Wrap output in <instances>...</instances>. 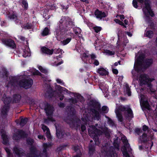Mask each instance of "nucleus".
<instances>
[{
    "label": "nucleus",
    "instance_id": "obj_36",
    "mask_svg": "<svg viewBox=\"0 0 157 157\" xmlns=\"http://www.w3.org/2000/svg\"><path fill=\"white\" fill-rule=\"evenodd\" d=\"M27 119L25 118V119H22L21 120L20 124L22 126H24L27 123Z\"/></svg>",
    "mask_w": 157,
    "mask_h": 157
},
{
    "label": "nucleus",
    "instance_id": "obj_6",
    "mask_svg": "<svg viewBox=\"0 0 157 157\" xmlns=\"http://www.w3.org/2000/svg\"><path fill=\"white\" fill-rule=\"evenodd\" d=\"M44 109L48 117L47 118L44 119V123L46 124H48L49 121H54V120L52 116L53 112V108L52 106L47 103L45 105Z\"/></svg>",
    "mask_w": 157,
    "mask_h": 157
},
{
    "label": "nucleus",
    "instance_id": "obj_17",
    "mask_svg": "<svg viewBox=\"0 0 157 157\" xmlns=\"http://www.w3.org/2000/svg\"><path fill=\"white\" fill-rule=\"evenodd\" d=\"M100 107L98 106L96 109H91V111L94 114L95 118L97 120H99L100 118V116L99 112L100 110Z\"/></svg>",
    "mask_w": 157,
    "mask_h": 157
},
{
    "label": "nucleus",
    "instance_id": "obj_58",
    "mask_svg": "<svg viewBox=\"0 0 157 157\" xmlns=\"http://www.w3.org/2000/svg\"><path fill=\"white\" fill-rule=\"evenodd\" d=\"M81 153L80 152L78 153L77 155H76V156H74V157H81Z\"/></svg>",
    "mask_w": 157,
    "mask_h": 157
},
{
    "label": "nucleus",
    "instance_id": "obj_7",
    "mask_svg": "<svg viewBox=\"0 0 157 157\" xmlns=\"http://www.w3.org/2000/svg\"><path fill=\"white\" fill-rule=\"evenodd\" d=\"M138 1L141 3H143L144 2L145 6L144 8H143V10L147 16L148 13L151 17L154 16V14L151 9L150 2L148 0H138Z\"/></svg>",
    "mask_w": 157,
    "mask_h": 157
},
{
    "label": "nucleus",
    "instance_id": "obj_35",
    "mask_svg": "<svg viewBox=\"0 0 157 157\" xmlns=\"http://www.w3.org/2000/svg\"><path fill=\"white\" fill-rule=\"evenodd\" d=\"M126 94L128 96L131 95V92L130 91V88L127 84L126 85Z\"/></svg>",
    "mask_w": 157,
    "mask_h": 157
},
{
    "label": "nucleus",
    "instance_id": "obj_43",
    "mask_svg": "<svg viewBox=\"0 0 157 157\" xmlns=\"http://www.w3.org/2000/svg\"><path fill=\"white\" fill-rule=\"evenodd\" d=\"M27 143L29 145H32L33 143V140L31 138L27 139Z\"/></svg>",
    "mask_w": 157,
    "mask_h": 157
},
{
    "label": "nucleus",
    "instance_id": "obj_21",
    "mask_svg": "<svg viewBox=\"0 0 157 157\" xmlns=\"http://www.w3.org/2000/svg\"><path fill=\"white\" fill-rule=\"evenodd\" d=\"M2 134V136L3 139V143L5 144H7L8 142V140L7 138V136L5 132L3 131V132H1Z\"/></svg>",
    "mask_w": 157,
    "mask_h": 157
},
{
    "label": "nucleus",
    "instance_id": "obj_63",
    "mask_svg": "<svg viewBox=\"0 0 157 157\" xmlns=\"http://www.w3.org/2000/svg\"><path fill=\"white\" fill-rule=\"evenodd\" d=\"M114 21L116 23H118L119 24L121 22V21L117 19H115Z\"/></svg>",
    "mask_w": 157,
    "mask_h": 157
},
{
    "label": "nucleus",
    "instance_id": "obj_16",
    "mask_svg": "<svg viewBox=\"0 0 157 157\" xmlns=\"http://www.w3.org/2000/svg\"><path fill=\"white\" fill-rule=\"evenodd\" d=\"M13 152L18 157H21L24 154L22 149L16 146L14 147Z\"/></svg>",
    "mask_w": 157,
    "mask_h": 157
},
{
    "label": "nucleus",
    "instance_id": "obj_28",
    "mask_svg": "<svg viewBox=\"0 0 157 157\" xmlns=\"http://www.w3.org/2000/svg\"><path fill=\"white\" fill-rule=\"evenodd\" d=\"M145 35L148 38H151L153 35V32L152 31H147L145 33Z\"/></svg>",
    "mask_w": 157,
    "mask_h": 157
},
{
    "label": "nucleus",
    "instance_id": "obj_19",
    "mask_svg": "<svg viewBox=\"0 0 157 157\" xmlns=\"http://www.w3.org/2000/svg\"><path fill=\"white\" fill-rule=\"evenodd\" d=\"M95 15L97 18L101 19L102 17H105L107 14L104 13L97 10L95 12Z\"/></svg>",
    "mask_w": 157,
    "mask_h": 157
},
{
    "label": "nucleus",
    "instance_id": "obj_29",
    "mask_svg": "<svg viewBox=\"0 0 157 157\" xmlns=\"http://www.w3.org/2000/svg\"><path fill=\"white\" fill-rule=\"evenodd\" d=\"M11 99L10 97H7L5 98L4 100V105H9L11 101Z\"/></svg>",
    "mask_w": 157,
    "mask_h": 157
},
{
    "label": "nucleus",
    "instance_id": "obj_15",
    "mask_svg": "<svg viewBox=\"0 0 157 157\" xmlns=\"http://www.w3.org/2000/svg\"><path fill=\"white\" fill-rule=\"evenodd\" d=\"M2 42L5 44L12 48H14L16 47V45L13 40L11 39H5L2 40Z\"/></svg>",
    "mask_w": 157,
    "mask_h": 157
},
{
    "label": "nucleus",
    "instance_id": "obj_50",
    "mask_svg": "<svg viewBox=\"0 0 157 157\" xmlns=\"http://www.w3.org/2000/svg\"><path fill=\"white\" fill-rule=\"evenodd\" d=\"M148 128L147 126L146 125L143 126V130L144 131H148Z\"/></svg>",
    "mask_w": 157,
    "mask_h": 157
},
{
    "label": "nucleus",
    "instance_id": "obj_32",
    "mask_svg": "<svg viewBox=\"0 0 157 157\" xmlns=\"http://www.w3.org/2000/svg\"><path fill=\"white\" fill-rule=\"evenodd\" d=\"M147 86L148 88V89H149V90L151 93H154L155 92V89L153 88L152 85L150 83H147Z\"/></svg>",
    "mask_w": 157,
    "mask_h": 157
},
{
    "label": "nucleus",
    "instance_id": "obj_60",
    "mask_svg": "<svg viewBox=\"0 0 157 157\" xmlns=\"http://www.w3.org/2000/svg\"><path fill=\"white\" fill-rule=\"evenodd\" d=\"M94 63L96 66L98 65L99 64L98 61L96 60H95Z\"/></svg>",
    "mask_w": 157,
    "mask_h": 157
},
{
    "label": "nucleus",
    "instance_id": "obj_22",
    "mask_svg": "<svg viewBox=\"0 0 157 157\" xmlns=\"http://www.w3.org/2000/svg\"><path fill=\"white\" fill-rule=\"evenodd\" d=\"M97 72L101 75H105L108 74V72L105 69L101 67L98 69Z\"/></svg>",
    "mask_w": 157,
    "mask_h": 157
},
{
    "label": "nucleus",
    "instance_id": "obj_33",
    "mask_svg": "<svg viewBox=\"0 0 157 157\" xmlns=\"http://www.w3.org/2000/svg\"><path fill=\"white\" fill-rule=\"evenodd\" d=\"M56 135L57 137L59 138H61L63 137L64 133L63 132H61L56 130Z\"/></svg>",
    "mask_w": 157,
    "mask_h": 157
},
{
    "label": "nucleus",
    "instance_id": "obj_52",
    "mask_svg": "<svg viewBox=\"0 0 157 157\" xmlns=\"http://www.w3.org/2000/svg\"><path fill=\"white\" fill-rule=\"evenodd\" d=\"M78 29V31H77V29L75 31V34L77 35L79 34H80L81 33V31L80 29Z\"/></svg>",
    "mask_w": 157,
    "mask_h": 157
},
{
    "label": "nucleus",
    "instance_id": "obj_40",
    "mask_svg": "<svg viewBox=\"0 0 157 157\" xmlns=\"http://www.w3.org/2000/svg\"><path fill=\"white\" fill-rule=\"evenodd\" d=\"M8 73L7 71L5 69L3 70V77L6 79L7 78Z\"/></svg>",
    "mask_w": 157,
    "mask_h": 157
},
{
    "label": "nucleus",
    "instance_id": "obj_24",
    "mask_svg": "<svg viewBox=\"0 0 157 157\" xmlns=\"http://www.w3.org/2000/svg\"><path fill=\"white\" fill-rule=\"evenodd\" d=\"M103 131L107 138H109L110 136V133L111 132V131L107 128H105L103 129Z\"/></svg>",
    "mask_w": 157,
    "mask_h": 157
},
{
    "label": "nucleus",
    "instance_id": "obj_14",
    "mask_svg": "<svg viewBox=\"0 0 157 157\" xmlns=\"http://www.w3.org/2000/svg\"><path fill=\"white\" fill-rule=\"evenodd\" d=\"M25 136L26 134L24 131L21 130H18L13 135V138L14 140H17L21 137H25Z\"/></svg>",
    "mask_w": 157,
    "mask_h": 157
},
{
    "label": "nucleus",
    "instance_id": "obj_62",
    "mask_svg": "<svg viewBox=\"0 0 157 157\" xmlns=\"http://www.w3.org/2000/svg\"><path fill=\"white\" fill-rule=\"evenodd\" d=\"M59 99L61 100H63V99L64 97L63 95H59Z\"/></svg>",
    "mask_w": 157,
    "mask_h": 157
},
{
    "label": "nucleus",
    "instance_id": "obj_41",
    "mask_svg": "<svg viewBox=\"0 0 157 157\" xmlns=\"http://www.w3.org/2000/svg\"><path fill=\"white\" fill-rule=\"evenodd\" d=\"M33 74L34 75H40L42 78H43V77L42 76V74L38 70H36L34 72H33Z\"/></svg>",
    "mask_w": 157,
    "mask_h": 157
},
{
    "label": "nucleus",
    "instance_id": "obj_20",
    "mask_svg": "<svg viewBox=\"0 0 157 157\" xmlns=\"http://www.w3.org/2000/svg\"><path fill=\"white\" fill-rule=\"evenodd\" d=\"M9 79H10V81L8 84L6 85V86L7 87H9L12 86L14 87L15 85L16 86V80L14 77H10Z\"/></svg>",
    "mask_w": 157,
    "mask_h": 157
},
{
    "label": "nucleus",
    "instance_id": "obj_46",
    "mask_svg": "<svg viewBox=\"0 0 157 157\" xmlns=\"http://www.w3.org/2000/svg\"><path fill=\"white\" fill-rule=\"evenodd\" d=\"M69 101L71 103H72L73 104H75V103H77V101L75 99L71 98V99H70Z\"/></svg>",
    "mask_w": 157,
    "mask_h": 157
},
{
    "label": "nucleus",
    "instance_id": "obj_53",
    "mask_svg": "<svg viewBox=\"0 0 157 157\" xmlns=\"http://www.w3.org/2000/svg\"><path fill=\"white\" fill-rule=\"evenodd\" d=\"M112 71L113 73L115 74H117L118 73V71L117 70L115 69H113Z\"/></svg>",
    "mask_w": 157,
    "mask_h": 157
},
{
    "label": "nucleus",
    "instance_id": "obj_11",
    "mask_svg": "<svg viewBox=\"0 0 157 157\" xmlns=\"http://www.w3.org/2000/svg\"><path fill=\"white\" fill-rule=\"evenodd\" d=\"M154 79L150 78L148 76L146 75L142 74L140 75L139 77V80L140 81V84L141 85H147V83H150Z\"/></svg>",
    "mask_w": 157,
    "mask_h": 157
},
{
    "label": "nucleus",
    "instance_id": "obj_56",
    "mask_svg": "<svg viewBox=\"0 0 157 157\" xmlns=\"http://www.w3.org/2000/svg\"><path fill=\"white\" fill-rule=\"evenodd\" d=\"M60 33V30L59 29H57L56 30V35L58 36L59 35V33Z\"/></svg>",
    "mask_w": 157,
    "mask_h": 157
},
{
    "label": "nucleus",
    "instance_id": "obj_54",
    "mask_svg": "<svg viewBox=\"0 0 157 157\" xmlns=\"http://www.w3.org/2000/svg\"><path fill=\"white\" fill-rule=\"evenodd\" d=\"M74 150L75 151H78L79 150V147L78 146L75 147L74 148Z\"/></svg>",
    "mask_w": 157,
    "mask_h": 157
},
{
    "label": "nucleus",
    "instance_id": "obj_61",
    "mask_svg": "<svg viewBox=\"0 0 157 157\" xmlns=\"http://www.w3.org/2000/svg\"><path fill=\"white\" fill-rule=\"evenodd\" d=\"M56 81L58 83L60 84H61L62 83V81L61 80L59 79H56Z\"/></svg>",
    "mask_w": 157,
    "mask_h": 157
},
{
    "label": "nucleus",
    "instance_id": "obj_64",
    "mask_svg": "<svg viewBox=\"0 0 157 157\" xmlns=\"http://www.w3.org/2000/svg\"><path fill=\"white\" fill-rule=\"evenodd\" d=\"M64 21V19L63 18H62L61 19L60 21H59V22L60 23H63Z\"/></svg>",
    "mask_w": 157,
    "mask_h": 157
},
{
    "label": "nucleus",
    "instance_id": "obj_5",
    "mask_svg": "<svg viewBox=\"0 0 157 157\" xmlns=\"http://www.w3.org/2000/svg\"><path fill=\"white\" fill-rule=\"evenodd\" d=\"M43 146L44 149L42 153H40L39 151H35L33 152L31 151V153L27 157H48L46 149L50 147L51 145L49 143H44Z\"/></svg>",
    "mask_w": 157,
    "mask_h": 157
},
{
    "label": "nucleus",
    "instance_id": "obj_18",
    "mask_svg": "<svg viewBox=\"0 0 157 157\" xmlns=\"http://www.w3.org/2000/svg\"><path fill=\"white\" fill-rule=\"evenodd\" d=\"M41 51L44 53L51 55L53 53L54 50L53 49L50 50L45 47H44L41 48Z\"/></svg>",
    "mask_w": 157,
    "mask_h": 157
},
{
    "label": "nucleus",
    "instance_id": "obj_13",
    "mask_svg": "<svg viewBox=\"0 0 157 157\" xmlns=\"http://www.w3.org/2000/svg\"><path fill=\"white\" fill-rule=\"evenodd\" d=\"M10 108L9 105H4L1 109V116L3 118L6 117Z\"/></svg>",
    "mask_w": 157,
    "mask_h": 157
},
{
    "label": "nucleus",
    "instance_id": "obj_44",
    "mask_svg": "<svg viewBox=\"0 0 157 157\" xmlns=\"http://www.w3.org/2000/svg\"><path fill=\"white\" fill-rule=\"evenodd\" d=\"M94 29L95 32L98 33L101 30V28L99 27H94Z\"/></svg>",
    "mask_w": 157,
    "mask_h": 157
},
{
    "label": "nucleus",
    "instance_id": "obj_2",
    "mask_svg": "<svg viewBox=\"0 0 157 157\" xmlns=\"http://www.w3.org/2000/svg\"><path fill=\"white\" fill-rule=\"evenodd\" d=\"M71 111V113H70L71 115L70 117L68 116L65 120V121L71 127V128H75L77 129L80 125H81V129L82 132H84L86 130V127L84 125L82 124L81 121L75 117L74 116L75 113V111L73 108H71L70 109Z\"/></svg>",
    "mask_w": 157,
    "mask_h": 157
},
{
    "label": "nucleus",
    "instance_id": "obj_9",
    "mask_svg": "<svg viewBox=\"0 0 157 157\" xmlns=\"http://www.w3.org/2000/svg\"><path fill=\"white\" fill-rule=\"evenodd\" d=\"M122 140L124 144V148L123 149L122 153L124 157H129V155L127 151L130 152L132 149L130 148V145L128 143L127 140L125 137H123Z\"/></svg>",
    "mask_w": 157,
    "mask_h": 157
},
{
    "label": "nucleus",
    "instance_id": "obj_4",
    "mask_svg": "<svg viewBox=\"0 0 157 157\" xmlns=\"http://www.w3.org/2000/svg\"><path fill=\"white\" fill-rule=\"evenodd\" d=\"M114 148L112 146H110V144L106 143L105 145H103L101 149V152L108 157H117V154L115 152Z\"/></svg>",
    "mask_w": 157,
    "mask_h": 157
},
{
    "label": "nucleus",
    "instance_id": "obj_10",
    "mask_svg": "<svg viewBox=\"0 0 157 157\" xmlns=\"http://www.w3.org/2000/svg\"><path fill=\"white\" fill-rule=\"evenodd\" d=\"M33 83V81L31 78L24 79L19 82V85L21 87L27 89L31 86Z\"/></svg>",
    "mask_w": 157,
    "mask_h": 157
},
{
    "label": "nucleus",
    "instance_id": "obj_49",
    "mask_svg": "<svg viewBox=\"0 0 157 157\" xmlns=\"http://www.w3.org/2000/svg\"><path fill=\"white\" fill-rule=\"evenodd\" d=\"M135 132L138 135H139L142 132V131L140 129L136 128L135 129Z\"/></svg>",
    "mask_w": 157,
    "mask_h": 157
},
{
    "label": "nucleus",
    "instance_id": "obj_39",
    "mask_svg": "<svg viewBox=\"0 0 157 157\" xmlns=\"http://www.w3.org/2000/svg\"><path fill=\"white\" fill-rule=\"evenodd\" d=\"M22 3L23 5L24 6L25 9H27L28 8V4L26 1L25 0H22Z\"/></svg>",
    "mask_w": 157,
    "mask_h": 157
},
{
    "label": "nucleus",
    "instance_id": "obj_23",
    "mask_svg": "<svg viewBox=\"0 0 157 157\" xmlns=\"http://www.w3.org/2000/svg\"><path fill=\"white\" fill-rule=\"evenodd\" d=\"M42 128L43 129L44 132L46 131V134L48 138H50L51 135L49 130L47 126L44 124H43L42 126Z\"/></svg>",
    "mask_w": 157,
    "mask_h": 157
},
{
    "label": "nucleus",
    "instance_id": "obj_34",
    "mask_svg": "<svg viewBox=\"0 0 157 157\" xmlns=\"http://www.w3.org/2000/svg\"><path fill=\"white\" fill-rule=\"evenodd\" d=\"M71 38H68L66 39L61 41V43L63 45H65L68 44L71 40Z\"/></svg>",
    "mask_w": 157,
    "mask_h": 157
},
{
    "label": "nucleus",
    "instance_id": "obj_42",
    "mask_svg": "<svg viewBox=\"0 0 157 157\" xmlns=\"http://www.w3.org/2000/svg\"><path fill=\"white\" fill-rule=\"evenodd\" d=\"M105 52L109 55H113L115 53L114 52L108 50H106L105 51Z\"/></svg>",
    "mask_w": 157,
    "mask_h": 157
},
{
    "label": "nucleus",
    "instance_id": "obj_59",
    "mask_svg": "<svg viewBox=\"0 0 157 157\" xmlns=\"http://www.w3.org/2000/svg\"><path fill=\"white\" fill-rule=\"evenodd\" d=\"M96 57V56L94 54H92L91 55V58L92 59H94Z\"/></svg>",
    "mask_w": 157,
    "mask_h": 157
},
{
    "label": "nucleus",
    "instance_id": "obj_45",
    "mask_svg": "<svg viewBox=\"0 0 157 157\" xmlns=\"http://www.w3.org/2000/svg\"><path fill=\"white\" fill-rule=\"evenodd\" d=\"M32 26L31 25L27 24L24 26V28L25 29H29L32 28Z\"/></svg>",
    "mask_w": 157,
    "mask_h": 157
},
{
    "label": "nucleus",
    "instance_id": "obj_30",
    "mask_svg": "<svg viewBox=\"0 0 157 157\" xmlns=\"http://www.w3.org/2000/svg\"><path fill=\"white\" fill-rule=\"evenodd\" d=\"M95 151V147L94 145L90 144L89 146V153L90 155L93 154Z\"/></svg>",
    "mask_w": 157,
    "mask_h": 157
},
{
    "label": "nucleus",
    "instance_id": "obj_1",
    "mask_svg": "<svg viewBox=\"0 0 157 157\" xmlns=\"http://www.w3.org/2000/svg\"><path fill=\"white\" fill-rule=\"evenodd\" d=\"M124 111V116L127 119H129L133 117L132 111L128 105L126 107L121 105L116 108L115 112L118 120L121 122L123 121V118L121 112Z\"/></svg>",
    "mask_w": 157,
    "mask_h": 157
},
{
    "label": "nucleus",
    "instance_id": "obj_31",
    "mask_svg": "<svg viewBox=\"0 0 157 157\" xmlns=\"http://www.w3.org/2000/svg\"><path fill=\"white\" fill-rule=\"evenodd\" d=\"M49 30L48 29L47 27H46L42 32L41 33L42 35L44 36H47L49 34Z\"/></svg>",
    "mask_w": 157,
    "mask_h": 157
},
{
    "label": "nucleus",
    "instance_id": "obj_55",
    "mask_svg": "<svg viewBox=\"0 0 157 157\" xmlns=\"http://www.w3.org/2000/svg\"><path fill=\"white\" fill-rule=\"evenodd\" d=\"M59 105L60 107L63 108L64 106V104L62 103H60L59 104Z\"/></svg>",
    "mask_w": 157,
    "mask_h": 157
},
{
    "label": "nucleus",
    "instance_id": "obj_8",
    "mask_svg": "<svg viewBox=\"0 0 157 157\" xmlns=\"http://www.w3.org/2000/svg\"><path fill=\"white\" fill-rule=\"evenodd\" d=\"M90 127V128L88 129L89 134L90 136L94 137L95 140V144L98 145L99 141H97L96 140V139L97 140H98V136L101 134V131L100 130L98 129L94 126H92Z\"/></svg>",
    "mask_w": 157,
    "mask_h": 157
},
{
    "label": "nucleus",
    "instance_id": "obj_27",
    "mask_svg": "<svg viewBox=\"0 0 157 157\" xmlns=\"http://www.w3.org/2000/svg\"><path fill=\"white\" fill-rule=\"evenodd\" d=\"M21 96L19 95L15 94L13 96V101L18 102L20 100Z\"/></svg>",
    "mask_w": 157,
    "mask_h": 157
},
{
    "label": "nucleus",
    "instance_id": "obj_26",
    "mask_svg": "<svg viewBox=\"0 0 157 157\" xmlns=\"http://www.w3.org/2000/svg\"><path fill=\"white\" fill-rule=\"evenodd\" d=\"M9 18L12 20H16L17 19V16L14 12H13L12 13H10L8 16Z\"/></svg>",
    "mask_w": 157,
    "mask_h": 157
},
{
    "label": "nucleus",
    "instance_id": "obj_25",
    "mask_svg": "<svg viewBox=\"0 0 157 157\" xmlns=\"http://www.w3.org/2000/svg\"><path fill=\"white\" fill-rule=\"evenodd\" d=\"M140 139L141 141L144 143L147 142L148 140L147 135L145 133H143L142 136L140 137Z\"/></svg>",
    "mask_w": 157,
    "mask_h": 157
},
{
    "label": "nucleus",
    "instance_id": "obj_47",
    "mask_svg": "<svg viewBox=\"0 0 157 157\" xmlns=\"http://www.w3.org/2000/svg\"><path fill=\"white\" fill-rule=\"evenodd\" d=\"M5 150L7 153L8 157H10V156H11V155L10 153V150L8 148H6Z\"/></svg>",
    "mask_w": 157,
    "mask_h": 157
},
{
    "label": "nucleus",
    "instance_id": "obj_51",
    "mask_svg": "<svg viewBox=\"0 0 157 157\" xmlns=\"http://www.w3.org/2000/svg\"><path fill=\"white\" fill-rule=\"evenodd\" d=\"M38 137L39 139H41L42 140H45V138L43 135H39L38 136Z\"/></svg>",
    "mask_w": 157,
    "mask_h": 157
},
{
    "label": "nucleus",
    "instance_id": "obj_57",
    "mask_svg": "<svg viewBox=\"0 0 157 157\" xmlns=\"http://www.w3.org/2000/svg\"><path fill=\"white\" fill-rule=\"evenodd\" d=\"M75 96L77 97V98L78 99L82 98V97L80 95L78 94H76L75 95Z\"/></svg>",
    "mask_w": 157,
    "mask_h": 157
},
{
    "label": "nucleus",
    "instance_id": "obj_37",
    "mask_svg": "<svg viewBox=\"0 0 157 157\" xmlns=\"http://www.w3.org/2000/svg\"><path fill=\"white\" fill-rule=\"evenodd\" d=\"M39 69L42 73L46 74L48 72V71L46 69L43 68L41 66H39L38 67Z\"/></svg>",
    "mask_w": 157,
    "mask_h": 157
},
{
    "label": "nucleus",
    "instance_id": "obj_3",
    "mask_svg": "<svg viewBox=\"0 0 157 157\" xmlns=\"http://www.w3.org/2000/svg\"><path fill=\"white\" fill-rule=\"evenodd\" d=\"M153 63L151 59H144L143 55L140 56L137 59L135 63L134 68L136 71H139L142 68H146L149 67Z\"/></svg>",
    "mask_w": 157,
    "mask_h": 157
},
{
    "label": "nucleus",
    "instance_id": "obj_48",
    "mask_svg": "<svg viewBox=\"0 0 157 157\" xmlns=\"http://www.w3.org/2000/svg\"><path fill=\"white\" fill-rule=\"evenodd\" d=\"M133 6L135 8H137L138 7L137 2L136 0H133L132 2Z\"/></svg>",
    "mask_w": 157,
    "mask_h": 157
},
{
    "label": "nucleus",
    "instance_id": "obj_12",
    "mask_svg": "<svg viewBox=\"0 0 157 157\" xmlns=\"http://www.w3.org/2000/svg\"><path fill=\"white\" fill-rule=\"evenodd\" d=\"M140 98V104L142 105L147 109L150 110V106L147 100V97L142 94H141Z\"/></svg>",
    "mask_w": 157,
    "mask_h": 157
},
{
    "label": "nucleus",
    "instance_id": "obj_38",
    "mask_svg": "<svg viewBox=\"0 0 157 157\" xmlns=\"http://www.w3.org/2000/svg\"><path fill=\"white\" fill-rule=\"evenodd\" d=\"M101 110L104 113H106L108 112L109 109L107 107L104 106L102 107Z\"/></svg>",
    "mask_w": 157,
    "mask_h": 157
}]
</instances>
